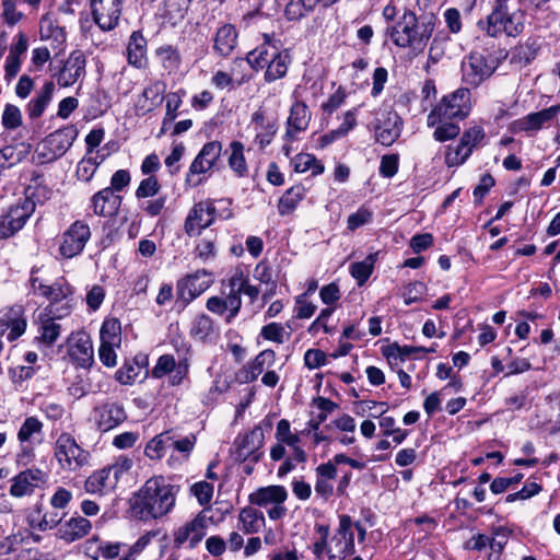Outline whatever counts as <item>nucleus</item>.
Listing matches in <instances>:
<instances>
[{
    "mask_svg": "<svg viewBox=\"0 0 560 560\" xmlns=\"http://www.w3.org/2000/svg\"><path fill=\"white\" fill-rule=\"evenodd\" d=\"M178 489L162 476L148 479L130 500L132 515L141 521L165 516L175 505Z\"/></svg>",
    "mask_w": 560,
    "mask_h": 560,
    "instance_id": "1",
    "label": "nucleus"
},
{
    "mask_svg": "<svg viewBox=\"0 0 560 560\" xmlns=\"http://www.w3.org/2000/svg\"><path fill=\"white\" fill-rule=\"evenodd\" d=\"M435 24L434 14H424L418 20L412 11L406 10L400 20L389 30V36L396 46L409 48L419 54L425 48Z\"/></svg>",
    "mask_w": 560,
    "mask_h": 560,
    "instance_id": "2",
    "label": "nucleus"
},
{
    "mask_svg": "<svg viewBox=\"0 0 560 560\" xmlns=\"http://www.w3.org/2000/svg\"><path fill=\"white\" fill-rule=\"evenodd\" d=\"M526 13L512 3V0H494L490 14L487 16L485 31L489 36L502 34L517 37L524 32Z\"/></svg>",
    "mask_w": 560,
    "mask_h": 560,
    "instance_id": "3",
    "label": "nucleus"
},
{
    "mask_svg": "<svg viewBox=\"0 0 560 560\" xmlns=\"http://www.w3.org/2000/svg\"><path fill=\"white\" fill-rule=\"evenodd\" d=\"M153 536V533H147L132 545L102 540L98 536H93L85 541L84 550L92 560H136Z\"/></svg>",
    "mask_w": 560,
    "mask_h": 560,
    "instance_id": "4",
    "label": "nucleus"
},
{
    "mask_svg": "<svg viewBox=\"0 0 560 560\" xmlns=\"http://www.w3.org/2000/svg\"><path fill=\"white\" fill-rule=\"evenodd\" d=\"M31 284L35 294L42 295L49 301L48 306L45 308L47 316L62 318L70 314L72 306L69 298L72 295L73 290L65 279H59L48 285L38 278L32 277Z\"/></svg>",
    "mask_w": 560,
    "mask_h": 560,
    "instance_id": "5",
    "label": "nucleus"
},
{
    "mask_svg": "<svg viewBox=\"0 0 560 560\" xmlns=\"http://www.w3.org/2000/svg\"><path fill=\"white\" fill-rule=\"evenodd\" d=\"M354 529L358 540L364 541L366 529L360 523H353L349 515L339 516V525L336 533L328 541L327 556L329 560H343L354 552Z\"/></svg>",
    "mask_w": 560,
    "mask_h": 560,
    "instance_id": "6",
    "label": "nucleus"
},
{
    "mask_svg": "<svg viewBox=\"0 0 560 560\" xmlns=\"http://www.w3.org/2000/svg\"><path fill=\"white\" fill-rule=\"evenodd\" d=\"M498 60L490 54L472 50L460 65L462 82L470 88H478L498 69Z\"/></svg>",
    "mask_w": 560,
    "mask_h": 560,
    "instance_id": "7",
    "label": "nucleus"
},
{
    "mask_svg": "<svg viewBox=\"0 0 560 560\" xmlns=\"http://www.w3.org/2000/svg\"><path fill=\"white\" fill-rule=\"evenodd\" d=\"M54 457L61 470L74 472L89 464L90 453L78 444L74 436L62 432L55 441Z\"/></svg>",
    "mask_w": 560,
    "mask_h": 560,
    "instance_id": "8",
    "label": "nucleus"
},
{
    "mask_svg": "<svg viewBox=\"0 0 560 560\" xmlns=\"http://www.w3.org/2000/svg\"><path fill=\"white\" fill-rule=\"evenodd\" d=\"M472 109L471 92L467 86H460L455 91L444 95L440 102L431 109L430 121L434 124L441 117L453 119H466Z\"/></svg>",
    "mask_w": 560,
    "mask_h": 560,
    "instance_id": "9",
    "label": "nucleus"
},
{
    "mask_svg": "<svg viewBox=\"0 0 560 560\" xmlns=\"http://www.w3.org/2000/svg\"><path fill=\"white\" fill-rule=\"evenodd\" d=\"M486 137L481 126H471L464 130L456 145H447L445 149V163L447 166H458L466 162L475 148L481 144Z\"/></svg>",
    "mask_w": 560,
    "mask_h": 560,
    "instance_id": "10",
    "label": "nucleus"
},
{
    "mask_svg": "<svg viewBox=\"0 0 560 560\" xmlns=\"http://www.w3.org/2000/svg\"><path fill=\"white\" fill-rule=\"evenodd\" d=\"M275 438L277 443L270 450V457L272 460L278 462L284 458L287 453L285 446H289L292 450L296 463L306 462V453L300 446V435L291 431V424L287 419H281L277 423Z\"/></svg>",
    "mask_w": 560,
    "mask_h": 560,
    "instance_id": "11",
    "label": "nucleus"
},
{
    "mask_svg": "<svg viewBox=\"0 0 560 560\" xmlns=\"http://www.w3.org/2000/svg\"><path fill=\"white\" fill-rule=\"evenodd\" d=\"M35 211V202L24 198L0 214V238H9L19 232Z\"/></svg>",
    "mask_w": 560,
    "mask_h": 560,
    "instance_id": "12",
    "label": "nucleus"
},
{
    "mask_svg": "<svg viewBox=\"0 0 560 560\" xmlns=\"http://www.w3.org/2000/svg\"><path fill=\"white\" fill-rule=\"evenodd\" d=\"M210 520L206 511H200L192 520L176 528L173 533L174 547L180 548L187 544L189 548H195L206 536Z\"/></svg>",
    "mask_w": 560,
    "mask_h": 560,
    "instance_id": "13",
    "label": "nucleus"
},
{
    "mask_svg": "<svg viewBox=\"0 0 560 560\" xmlns=\"http://www.w3.org/2000/svg\"><path fill=\"white\" fill-rule=\"evenodd\" d=\"M213 283V277L207 270H198L179 279L176 283L177 299L188 305Z\"/></svg>",
    "mask_w": 560,
    "mask_h": 560,
    "instance_id": "14",
    "label": "nucleus"
},
{
    "mask_svg": "<svg viewBox=\"0 0 560 560\" xmlns=\"http://www.w3.org/2000/svg\"><path fill=\"white\" fill-rule=\"evenodd\" d=\"M78 135L79 130L73 125H68L51 132L42 143L43 155L49 161L61 158L72 147Z\"/></svg>",
    "mask_w": 560,
    "mask_h": 560,
    "instance_id": "15",
    "label": "nucleus"
},
{
    "mask_svg": "<svg viewBox=\"0 0 560 560\" xmlns=\"http://www.w3.org/2000/svg\"><path fill=\"white\" fill-rule=\"evenodd\" d=\"M91 237L90 226L83 221L73 222L63 233L59 253L65 258L78 256Z\"/></svg>",
    "mask_w": 560,
    "mask_h": 560,
    "instance_id": "16",
    "label": "nucleus"
},
{
    "mask_svg": "<svg viewBox=\"0 0 560 560\" xmlns=\"http://www.w3.org/2000/svg\"><path fill=\"white\" fill-rule=\"evenodd\" d=\"M189 372L187 359H180L176 362L172 354L161 355L151 371L154 378H162L168 375V384L177 386L183 383Z\"/></svg>",
    "mask_w": 560,
    "mask_h": 560,
    "instance_id": "17",
    "label": "nucleus"
},
{
    "mask_svg": "<svg viewBox=\"0 0 560 560\" xmlns=\"http://www.w3.org/2000/svg\"><path fill=\"white\" fill-rule=\"evenodd\" d=\"M93 21L102 31L114 30L121 15L122 0H90Z\"/></svg>",
    "mask_w": 560,
    "mask_h": 560,
    "instance_id": "18",
    "label": "nucleus"
},
{
    "mask_svg": "<svg viewBox=\"0 0 560 560\" xmlns=\"http://www.w3.org/2000/svg\"><path fill=\"white\" fill-rule=\"evenodd\" d=\"M93 420L102 432L117 428L127 419V412L121 404L105 401L93 408Z\"/></svg>",
    "mask_w": 560,
    "mask_h": 560,
    "instance_id": "19",
    "label": "nucleus"
},
{
    "mask_svg": "<svg viewBox=\"0 0 560 560\" xmlns=\"http://www.w3.org/2000/svg\"><path fill=\"white\" fill-rule=\"evenodd\" d=\"M27 322L22 305H13L0 311V337L9 330L7 339L14 341L26 330Z\"/></svg>",
    "mask_w": 560,
    "mask_h": 560,
    "instance_id": "20",
    "label": "nucleus"
},
{
    "mask_svg": "<svg viewBox=\"0 0 560 560\" xmlns=\"http://www.w3.org/2000/svg\"><path fill=\"white\" fill-rule=\"evenodd\" d=\"M47 475L39 468H30L11 479L10 494L15 498L31 495L36 488L45 483Z\"/></svg>",
    "mask_w": 560,
    "mask_h": 560,
    "instance_id": "21",
    "label": "nucleus"
},
{
    "mask_svg": "<svg viewBox=\"0 0 560 560\" xmlns=\"http://www.w3.org/2000/svg\"><path fill=\"white\" fill-rule=\"evenodd\" d=\"M222 153V144L220 141L207 142L189 166L186 182L191 183L195 175L205 174L210 171Z\"/></svg>",
    "mask_w": 560,
    "mask_h": 560,
    "instance_id": "22",
    "label": "nucleus"
},
{
    "mask_svg": "<svg viewBox=\"0 0 560 560\" xmlns=\"http://www.w3.org/2000/svg\"><path fill=\"white\" fill-rule=\"evenodd\" d=\"M402 130V119L393 110L384 112L375 125V139L383 145H392Z\"/></svg>",
    "mask_w": 560,
    "mask_h": 560,
    "instance_id": "23",
    "label": "nucleus"
},
{
    "mask_svg": "<svg viewBox=\"0 0 560 560\" xmlns=\"http://www.w3.org/2000/svg\"><path fill=\"white\" fill-rule=\"evenodd\" d=\"M215 217V208L209 202H198L189 211L185 221V231L188 235H198L203 229L212 224Z\"/></svg>",
    "mask_w": 560,
    "mask_h": 560,
    "instance_id": "24",
    "label": "nucleus"
},
{
    "mask_svg": "<svg viewBox=\"0 0 560 560\" xmlns=\"http://www.w3.org/2000/svg\"><path fill=\"white\" fill-rule=\"evenodd\" d=\"M560 114V105H553L542 110L530 113L517 120L512 125L514 132H532L538 131L545 125L552 121Z\"/></svg>",
    "mask_w": 560,
    "mask_h": 560,
    "instance_id": "25",
    "label": "nucleus"
},
{
    "mask_svg": "<svg viewBox=\"0 0 560 560\" xmlns=\"http://www.w3.org/2000/svg\"><path fill=\"white\" fill-rule=\"evenodd\" d=\"M238 43V32L231 23L221 24L212 35V50L221 57H230Z\"/></svg>",
    "mask_w": 560,
    "mask_h": 560,
    "instance_id": "26",
    "label": "nucleus"
},
{
    "mask_svg": "<svg viewBox=\"0 0 560 560\" xmlns=\"http://www.w3.org/2000/svg\"><path fill=\"white\" fill-rule=\"evenodd\" d=\"M264 433L256 428L236 441V458L240 460H252L254 463L260 459L259 450L262 446Z\"/></svg>",
    "mask_w": 560,
    "mask_h": 560,
    "instance_id": "27",
    "label": "nucleus"
},
{
    "mask_svg": "<svg viewBox=\"0 0 560 560\" xmlns=\"http://www.w3.org/2000/svg\"><path fill=\"white\" fill-rule=\"evenodd\" d=\"M276 361V353L271 349L260 351L254 360L244 365L237 373V380L241 383L254 382L265 370L270 368Z\"/></svg>",
    "mask_w": 560,
    "mask_h": 560,
    "instance_id": "28",
    "label": "nucleus"
},
{
    "mask_svg": "<svg viewBox=\"0 0 560 560\" xmlns=\"http://www.w3.org/2000/svg\"><path fill=\"white\" fill-rule=\"evenodd\" d=\"M121 202V196L115 195V192L110 191V189L107 188L101 189L100 191L95 192L91 198V206L93 208V212L96 215L104 218H113L117 215Z\"/></svg>",
    "mask_w": 560,
    "mask_h": 560,
    "instance_id": "29",
    "label": "nucleus"
},
{
    "mask_svg": "<svg viewBox=\"0 0 560 560\" xmlns=\"http://www.w3.org/2000/svg\"><path fill=\"white\" fill-rule=\"evenodd\" d=\"M85 74V57L80 50L70 54L58 75L60 86H71Z\"/></svg>",
    "mask_w": 560,
    "mask_h": 560,
    "instance_id": "30",
    "label": "nucleus"
},
{
    "mask_svg": "<svg viewBox=\"0 0 560 560\" xmlns=\"http://www.w3.org/2000/svg\"><path fill=\"white\" fill-rule=\"evenodd\" d=\"M91 529L92 523L88 518L74 514L60 524L58 527V537L66 542H73L85 537Z\"/></svg>",
    "mask_w": 560,
    "mask_h": 560,
    "instance_id": "31",
    "label": "nucleus"
},
{
    "mask_svg": "<svg viewBox=\"0 0 560 560\" xmlns=\"http://www.w3.org/2000/svg\"><path fill=\"white\" fill-rule=\"evenodd\" d=\"M279 44L273 35L264 34V43L247 54L246 61L256 71L264 69L273 58V49L280 50Z\"/></svg>",
    "mask_w": 560,
    "mask_h": 560,
    "instance_id": "32",
    "label": "nucleus"
},
{
    "mask_svg": "<svg viewBox=\"0 0 560 560\" xmlns=\"http://www.w3.org/2000/svg\"><path fill=\"white\" fill-rule=\"evenodd\" d=\"M43 432V423L36 417H27L22 423L19 432L18 440L22 445V453L19 455L20 459H30L33 455V440L35 436L40 435Z\"/></svg>",
    "mask_w": 560,
    "mask_h": 560,
    "instance_id": "33",
    "label": "nucleus"
},
{
    "mask_svg": "<svg viewBox=\"0 0 560 560\" xmlns=\"http://www.w3.org/2000/svg\"><path fill=\"white\" fill-rule=\"evenodd\" d=\"M311 120L308 107L303 102H295L290 109L287 121V137L293 139L296 133L306 130Z\"/></svg>",
    "mask_w": 560,
    "mask_h": 560,
    "instance_id": "34",
    "label": "nucleus"
},
{
    "mask_svg": "<svg viewBox=\"0 0 560 560\" xmlns=\"http://www.w3.org/2000/svg\"><path fill=\"white\" fill-rule=\"evenodd\" d=\"M250 122L256 130V141L260 148H265L277 132L276 120L267 117L262 110H257L252 115Z\"/></svg>",
    "mask_w": 560,
    "mask_h": 560,
    "instance_id": "35",
    "label": "nucleus"
},
{
    "mask_svg": "<svg viewBox=\"0 0 560 560\" xmlns=\"http://www.w3.org/2000/svg\"><path fill=\"white\" fill-rule=\"evenodd\" d=\"M288 498V491L283 486H268L259 488L249 494V502L258 506H268L276 503H283Z\"/></svg>",
    "mask_w": 560,
    "mask_h": 560,
    "instance_id": "36",
    "label": "nucleus"
},
{
    "mask_svg": "<svg viewBox=\"0 0 560 560\" xmlns=\"http://www.w3.org/2000/svg\"><path fill=\"white\" fill-rule=\"evenodd\" d=\"M117 482L110 476L106 468L94 471L84 482V489L88 493L105 495L113 491Z\"/></svg>",
    "mask_w": 560,
    "mask_h": 560,
    "instance_id": "37",
    "label": "nucleus"
},
{
    "mask_svg": "<svg viewBox=\"0 0 560 560\" xmlns=\"http://www.w3.org/2000/svg\"><path fill=\"white\" fill-rule=\"evenodd\" d=\"M291 63V56L287 49H273V58L266 65L264 74L265 81L270 83L285 77L289 65Z\"/></svg>",
    "mask_w": 560,
    "mask_h": 560,
    "instance_id": "38",
    "label": "nucleus"
},
{
    "mask_svg": "<svg viewBox=\"0 0 560 560\" xmlns=\"http://www.w3.org/2000/svg\"><path fill=\"white\" fill-rule=\"evenodd\" d=\"M431 112L427 116V127L434 128L433 139L438 142H446L455 139L460 133V127L457 122H454L453 118L441 117L440 121H430Z\"/></svg>",
    "mask_w": 560,
    "mask_h": 560,
    "instance_id": "39",
    "label": "nucleus"
},
{
    "mask_svg": "<svg viewBox=\"0 0 560 560\" xmlns=\"http://www.w3.org/2000/svg\"><path fill=\"white\" fill-rule=\"evenodd\" d=\"M237 521V528L245 534H256L265 526L264 513L253 506L243 508Z\"/></svg>",
    "mask_w": 560,
    "mask_h": 560,
    "instance_id": "40",
    "label": "nucleus"
},
{
    "mask_svg": "<svg viewBox=\"0 0 560 560\" xmlns=\"http://www.w3.org/2000/svg\"><path fill=\"white\" fill-rule=\"evenodd\" d=\"M165 92L164 83L156 81L148 85L139 97L137 107L142 113H148L158 107L163 101Z\"/></svg>",
    "mask_w": 560,
    "mask_h": 560,
    "instance_id": "41",
    "label": "nucleus"
},
{
    "mask_svg": "<svg viewBox=\"0 0 560 560\" xmlns=\"http://www.w3.org/2000/svg\"><path fill=\"white\" fill-rule=\"evenodd\" d=\"M147 40L140 32H132L127 46L129 65L142 68L145 63Z\"/></svg>",
    "mask_w": 560,
    "mask_h": 560,
    "instance_id": "42",
    "label": "nucleus"
},
{
    "mask_svg": "<svg viewBox=\"0 0 560 560\" xmlns=\"http://www.w3.org/2000/svg\"><path fill=\"white\" fill-rule=\"evenodd\" d=\"M69 354L81 368H90L93 363V346L89 337H80L69 349Z\"/></svg>",
    "mask_w": 560,
    "mask_h": 560,
    "instance_id": "43",
    "label": "nucleus"
},
{
    "mask_svg": "<svg viewBox=\"0 0 560 560\" xmlns=\"http://www.w3.org/2000/svg\"><path fill=\"white\" fill-rule=\"evenodd\" d=\"M305 196V188L302 185H295L285 190L278 202L280 215L292 213Z\"/></svg>",
    "mask_w": 560,
    "mask_h": 560,
    "instance_id": "44",
    "label": "nucleus"
},
{
    "mask_svg": "<svg viewBox=\"0 0 560 560\" xmlns=\"http://www.w3.org/2000/svg\"><path fill=\"white\" fill-rule=\"evenodd\" d=\"M56 318L57 317L54 316H47V318L40 322L36 339L46 347L52 346L61 334V325L56 322Z\"/></svg>",
    "mask_w": 560,
    "mask_h": 560,
    "instance_id": "45",
    "label": "nucleus"
},
{
    "mask_svg": "<svg viewBox=\"0 0 560 560\" xmlns=\"http://www.w3.org/2000/svg\"><path fill=\"white\" fill-rule=\"evenodd\" d=\"M54 89H55L54 83L47 82L43 86L40 93L28 103L27 112H28V116L32 119L38 118L43 115L47 105L51 101Z\"/></svg>",
    "mask_w": 560,
    "mask_h": 560,
    "instance_id": "46",
    "label": "nucleus"
},
{
    "mask_svg": "<svg viewBox=\"0 0 560 560\" xmlns=\"http://www.w3.org/2000/svg\"><path fill=\"white\" fill-rule=\"evenodd\" d=\"M230 155L228 158L229 166L238 176L243 177L247 174V164L244 156V145L240 141H232L229 148Z\"/></svg>",
    "mask_w": 560,
    "mask_h": 560,
    "instance_id": "47",
    "label": "nucleus"
},
{
    "mask_svg": "<svg viewBox=\"0 0 560 560\" xmlns=\"http://www.w3.org/2000/svg\"><path fill=\"white\" fill-rule=\"evenodd\" d=\"M155 52L160 58L162 67L170 73L179 70L182 65V56L176 47L172 45L161 46L156 49Z\"/></svg>",
    "mask_w": 560,
    "mask_h": 560,
    "instance_id": "48",
    "label": "nucleus"
},
{
    "mask_svg": "<svg viewBox=\"0 0 560 560\" xmlns=\"http://www.w3.org/2000/svg\"><path fill=\"white\" fill-rule=\"evenodd\" d=\"M101 343L108 346H120L121 343V327L116 318L104 320L100 330Z\"/></svg>",
    "mask_w": 560,
    "mask_h": 560,
    "instance_id": "49",
    "label": "nucleus"
},
{
    "mask_svg": "<svg viewBox=\"0 0 560 560\" xmlns=\"http://www.w3.org/2000/svg\"><path fill=\"white\" fill-rule=\"evenodd\" d=\"M376 254H370L364 260L353 262L350 266L351 276L358 281L359 285L364 284L373 272Z\"/></svg>",
    "mask_w": 560,
    "mask_h": 560,
    "instance_id": "50",
    "label": "nucleus"
},
{
    "mask_svg": "<svg viewBox=\"0 0 560 560\" xmlns=\"http://www.w3.org/2000/svg\"><path fill=\"white\" fill-rule=\"evenodd\" d=\"M167 448H170V432H164L148 442L144 454L150 459L156 460L165 455Z\"/></svg>",
    "mask_w": 560,
    "mask_h": 560,
    "instance_id": "51",
    "label": "nucleus"
},
{
    "mask_svg": "<svg viewBox=\"0 0 560 560\" xmlns=\"http://www.w3.org/2000/svg\"><path fill=\"white\" fill-rule=\"evenodd\" d=\"M294 171L305 173L311 171L313 175H319L324 172V165L312 154L300 153L293 160Z\"/></svg>",
    "mask_w": 560,
    "mask_h": 560,
    "instance_id": "52",
    "label": "nucleus"
},
{
    "mask_svg": "<svg viewBox=\"0 0 560 560\" xmlns=\"http://www.w3.org/2000/svg\"><path fill=\"white\" fill-rule=\"evenodd\" d=\"M105 156L101 158V161H96V158H88L85 155L77 166V176L80 180L90 182L97 171L98 166L104 162Z\"/></svg>",
    "mask_w": 560,
    "mask_h": 560,
    "instance_id": "53",
    "label": "nucleus"
},
{
    "mask_svg": "<svg viewBox=\"0 0 560 560\" xmlns=\"http://www.w3.org/2000/svg\"><path fill=\"white\" fill-rule=\"evenodd\" d=\"M212 331V319L205 314L198 315L191 325L190 334L192 337L203 340Z\"/></svg>",
    "mask_w": 560,
    "mask_h": 560,
    "instance_id": "54",
    "label": "nucleus"
},
{
    "mask_svg": "<svg viewBox=\"0 0 560 560\" xmlns=\"http://www.w3.org/2000/svg\"><path fill=\"white\" fill-rule=\"evenodd\" d=\"M160 189L161 185L158 178L154 175H150L140 182L135 195L138 199L149 198L158 195Z\"/></svg>",
    "mask_w": 560,
    "mask_h": 560,
    "instance_id": "55",
    "label": "nucleus"
},
{
    "mask_svg": "<svg viewBox=\"0 0 560 560\" xmlns=\"http://www.w3.org/2000/svg\"><path fill=\"white\" fill-rule=\"evenodd\" d=\"M2 125L5 129H16L22 125V114L19 107L7 104L2 114Z\"/></svg>",
    "mask_w": 560,
    "mask_h": 560,
    "instance_id": "56",
    "label": "nucleus"
},
{
    "mask_svg": "<svg viewBox=\"0 0 560 560\" xmlns=\"http://www.w3.org/2000/svg\"><path fill=\"white\" fill-rule=\"evenodd\" d=\"M372 220V212L365 208L360 207L354 213H351L347 219V228L350 231H354L359 229L360 226L365 225L366 223L371 222Z\"/></svg>",
    "mask_w": 560,
    "mask_h": 560,
    "instance_id": "57",
    "label": "nucleus"
},
{
    "mask_svg": "<svg viewBox=\"0 0 560 560\" xmlns=\"http://www.w3.org/2000/svg\"><path fill=\"white\" fill-rule=\"evenodd\" d=\"M284 327L279 323H270L268 325H265L260 330V336L269 341H273L277 343H283L284 342V335H285Z\"/></svg>",
    "mask_w": 560,
    "mask_h": 560,
    "instance_id": "58",
    "label": "nucleus"
},
{
    "mask_svg": "<svg viewBox=\"0 0 560 560\" xmlns=\"http://www.w3.org/2000/svg\"><path fill=\"white\" fill-rule=\"evenodd\" d=\"M399 156L398 154H385L381 159L380 174L385 178H392L398 172Z\"/></svg>",
    "mask_w": 560,
    "mask_h": 560,
    "instance_id": "59",
    "label": "nucleus"
},
{
    "mask_svg": "<svg viewBox=\"0 0 560 560\" xmlns=\"http://www.w3.org/2000/svg\"><path fill=\"white\" fill-rule=\"evenodd\" d=\"M191 493L201 505L209 504L213 495V486L207 481H199L191 486Z\"/></svg>",
    "mask_w": 560,
    "mask_h": 560,
    "instance_id": "60",
    "label": "nucleus"
},
{
    "mask_svg": "<svg viewBox=\"0 0 560 560\" xmlns=\"http://www.w3.org/2000/svg\"><path fill=\"white\" fill-rule=\"evenodd\" d=\"M106 296L105 289L100 284H94L91 287V289L86 293V305L90 311H97L100 306L102 305L104 299Z\"/></svg>",
    "mask_w": 560,
    "mask_h": 560,
    "instance_id": "61",
    "label": "nucleus"
},
{
    "mask_svg": "<svg viewBox=\"0 0 560 560\" xmlns=\"http://www.w3.org/2000/svg\"><path fill=\"white\" fill-rule=\"evenodd\" d=\"M195 444V434H189L182 439H175L173 435L170 434V448H174L175 451L184 454L185 456H188L190 454V452L194 450Z\"/></svg>",
    "mask_w": 560,
    "mask_h": 560,
    "instance_id": "62",
    "label": "nucleus"
},
{
    "mask_svg": "<svg viewBox=\"0 0 560 560\" xmlns=\"http://www.w3.org/2000/svg\"><path fill=\"white\" fill-rule=\"evenodd\" d=\"M132 467V460L126 456H120L117 460L110 465L105 467L107 471H109L110 476L118 483L119 479L122 475L128 472Z\"/></svg>",
    "mask_w": 560,
    "mask_h": 560,
    "instance_id": "63",
    "label": "nucleus"
},
{
    "mask_svg": "<svg viewBox=\"0 0 560 560\" xmlns=\"http://www.w3.org/2000/svg\"><path fill=\"white\" fill-rule=\"evenodd\" d=\"M2 15L8 25L13 26L23 19V13L16 10L15 0H2Z\"/></svg>",
    "mask_w": 560,
    "mask_h": 560,
    "instance_id": "64",
    "label": "nucleus"
}]
</instances>
